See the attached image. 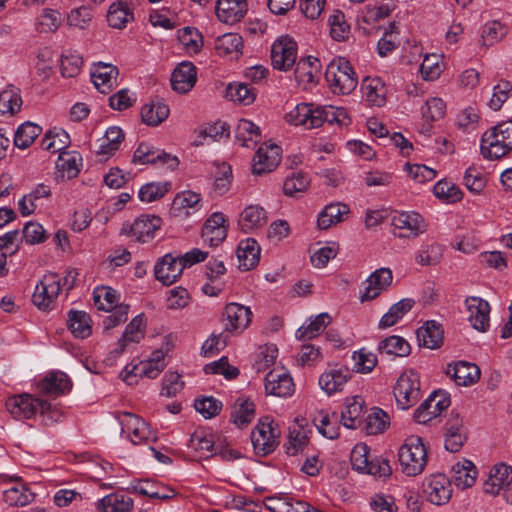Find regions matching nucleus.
I'll use <instances>...</instances> for the list:
<instances>
[{
  "instance_id": "25",
  "label": "nucleus",
  "mask_w": 512,
  "mask_h": 512,
  "mask_svg": "<svg viewBox=\"0 0 512 512\" xmlns=\"http://www.w3.org/2000/svg\"><path fill=\"white\" fill-rule=\"evenodd\" d=\"M118 69L112 64L99 62L91 71V79L101 93H108L117 82Z\"/></svg>"
},
{
  "instance_id": "53",
  "label": "nucleus",
  "mask_w": 512,
  "mask_h": 512,
  "mask_svg": "<svg viewBox=\"0 0 512 512\" xmlns=\"http://www.w3.org/2000/svg\"><path fill=\"white\" fill-rule=\"evenodd\" d=\"M81 160V156L78 153L64 151L59 153L57 168L63 173V176L71 179L78 175Z\"/></svg>"
},
{
  "instance_id": "32",
  "label": "nucleus",
  "mask_w": 512,
  "mask_h": 512,
  "mask_svg": "<svg viewBox=\"0 0 512 512\" xmlns=\"http://www.w3.org/2000/svg\"><path fill=\"white\" fill-rule=\"evenodd\" d=\"M133 489L135 492L152 499L168 500L176 495L173 488L149 479L138 481L133 485Z\"/></svg>"
},
{
  "instance_id": "15",
  "label": "nucleus",
  "mask_w": 512,
  "mask_h": 512,
  "mask_svg": "<svg viewBox=\"0 0 512 512\" xmlns=\"http://www.w3.org/2000/svg\"><path fill=\"white\" fill-rule=\"evenodd\" d=\"M165 353L161 350H156L152 353L150 359L141 361L137 365H134L130 370L129 366H126L124 372L126 376L124 380L131 384L130 379L132 376L147 377L149 379H155L166 367L164 362Z\"/></svg>"
},
{
  "instance_id": "19",
  "label": "nucleus",
  "mask_w": 512,
  "mask_h": 512,
  "mask_svg": "<svg viewBox=\"0 0 512 512\" xmlns=\"http://www.w3.org/2000/svg\"><path fill=\"white\" fill-rule=\"evenodd\" d=\"M350 378L351 372L347 367L335 365L327 368L320 375L319 386L330 396L341 392Z\"/></svg>"
},
{
  "instance_id": "44",
  "label": "nucleus",
  "mask_w": 512,
  "mask_h": 512,
  "mask_svg": "<svg viewBox=\"0 0 512 512\" xmlns=\"http://www.w3.org/2000/svg\"><path fill=\"white\" fill-rule=\"evenodd\" d=\"M133 500L123 493H111L98 501V508L103 512H129Z\"/></svg>"
},
{
  "instance_id": "13",
  "label": "nucleus",
  "mask_w": 512,
  "mask_h": 512,
  "mask_svg": "<svg viewBox=\"0 0 512 512\" xmlns=\"http://www.w3.org/2000/svg\"><path fill=\"white\" fill-rule=\"evenodd\" d=\"M133 163L139 164H153L160 166H167L168 169H175L179 161L177 157L172 156L164 151L155 149L148 143H140L133 155Z\"/></svg>"
},
{
  "instance_id": "43",
  "label": "nucleus",
  "mask_w": 512,
  "mask_h": 512,
  "mask_svg": "<svg viewBox=\"0 0 512 512\" xmlns=\"http://www.w3.org/2000/svg\"><path fill=\"white\" fill-rule=\"evenodd\" d=\"M68 328L76 338H87L92 333L91 318L84 311L70 310L68 312Z\"/></svg>"
},
{
  "instance_id": "38",
  "label": "nucleus",
  "mask_w": 512,
  "mask_h": 512,
  "mask_svg": "<svg viewBox=\"0 0 512 512\" xmlns=\"http://www.w3.org/2000/svg\"><path fill=\"white\" fill-rule=\"evenodd\" d=\"M476 476V467L470 460L464 459L452 466L453 481L461 489L472 487L476 481Z\"/></svg>"
},
{
  "instance_id": "26",
  "label": "nucleus",
  "mask_w": 512,
  "mask_h": 512,
  "mask_svg": "<svg viewBox=\"0 0 512 512\" xmlns=\"http://www.w3.org/2000/svg\"><path fill=\"white\" fill-rule=\"evenodd\" d=\"M196 79V67L191 62H182L172 73V88L179 93H187L194 87Z\"/></svg>"
},
{
  "instance_id": "27",
  "label": "nucleus",
  "mask_w": 512,
  "mask_h": 512,
  "mask_svg": "<svg viewBox=\"0 0 512 512\" xmlns=\"http://www.w3.org/2000/svg\"><path fill=\"white\" fill-rule=\"evenodd\" d=\"M512 483V467L506 464L494 466L485 481L483 489L485 493L497 495L501 490Z\"/></svg>"
},
{
  "instance_id": "24",
  "label": "nucleus",
  "mask_w": 512,
  "mask_h": 512,
  "mask_svg": "<svg viewBox=\"0 0 512 512\" xmlns=\"http://www.w3.org/2000/svg\"><path fill=\"white\" fill-rule=\"evenodd\" d=\"M247 12L246 0H218L216 4V15L218 19L226 24L239 22Z\"/></svg>"
},
{
  "instance_id": "20",
  "label": "nucleus",
  "mask_w": 512,
  "mask_h": 512,
  "mask_svg": "<svg viewBox=\"0 0 512 512\" xmlns=\"http://www.w3.org/2000/svg\"><path fill=\"white\" fill-rule=\"evenodd\" d=\"M265 391L277 397H289L295 391V385L289 373L274 369L265 377Z\"/></svg>"
},
{
  "instance_id": "28",
  "label": "nucleus",
  "mask_w": 512,
  "mask_h": 512,
  "mask_svg": "<svg viewBox=\"0 0 512 512\" xmlns=\"http://www.w3.org/2000/svg\"><path fill=\"white\" fill-rule=\"evenodd\" d=\"M364 414V400L359 396H355L346 400L340 419L344 427L357 429L364 422Z\"/></svg>"
},
{
  "instance_id": "45",
  "label": "nucleus",
  "mask_w": 512,
  "mask_h": 512,
  "mask_svg": "<svg viewBox=\"0 0 512 512\" xmlns=\"http://www.w3.org/2000/svg\"><path fill=\"white\" fill-rule=\"evenodd\" d=\"M378 351L388 356L406 357L410 354L411 347L403 337L393 335L379 343Z\"/></svg>"
},
{
  "instance_id": "30",
  "label": "nucleus",
  "mask_w": 512,
  "mask_h": 512,
  "mask_svg": "<svg viewBox=\"0 0 512 512\" xmlns=\"http://www.w3.org/2000/svg\"><path fill=\"white\" fill-rule=\"evenodd\" d=\"M70 388V379L63 372H51L38 384V389L42 394L53 397L69 391Z\"/></svg>"
},
{
  "instance_id": "2",
  "label": "nucleus",
  "mask_w": 512,
  "mask_h": 512,
  "mask_svg": "<svg viewBox=\"0 0 512 512\" xmlns=\"http://www.w3.org/2000/svg\"><path fill=\"white\" fill-rule=\"evenodd\" d=\"M325 79L332 93L350 94L358 84L356 74L345 58L333 59L326 67Z\"/></svg>"
},
{
  "instance_id": "7",
  "label": "nucleus",
  "mask_w": 512,
  "mask_h": 512,
  "mask_svg": "<svg viewBox=\"0 0 512 512\" xmlns=\"http://www.w3.org/2000/svg\"><path fill=\"white\" fill-rule=\"evenodd\" d=\"M60 290L61 278L56 273H47L36 285L32 301L39 309H50Z\"/></svg>"
},
{
  "instance_id": "58",
  "label": "nucleus",
  "mask_w": 512,
  "mask_h": 512,
  "mask_svg": "<svg viewBox=\"0 0 512 512\" xmlns=\"http://www.w3.org/2000/svg\"><path fill=\"white\" fill-rule=\"evenodd\" d=\"M178 39L188 53L196 54L203 46L202 35L196 28L184 27L180 29L178 31Z\"/></svg>"
},
{
  "instance_id": "5",
  "label": "nucleus",
  "mask_w": 512,
  "mask_h": 512,
  "mask_svg": "<svg viewBox=\"0 0 512 512\" xmlns=\"http://www.w3.org/2000/svg\"><path fill=\"white\" fill-rule=\"evenodd\" d=\"M279 430L273 420L265 417L259 421L252 430L251 442L256 455L267 456L271 454L278 445Z\"/></svg>"
},
{
  "instance_id": "47",
  "label": "nucleus",
  "mask_w": 512,
  "mask_h": 512,
  "mask_svg": "<svg viewBox=\"0 0 512 512\" xmlns=\"http://www.w3.org/2000/svg\"><path fill=\"white\" fill-rule=\"evenodd\" d=\"M169 115V107L163 102H151L141 109L142 121L149 126H158Z\"/></svg>"
},
{
  "instance_id": "23",
  "label": "nucleus",
  "mask_w": 512,
  "mask_h": 512,
  "mask_svg": "<svg viewBox=\"0 0 512 512\" xmlns=\"http://www.w3.org/2000/svg\"><path fill=\"white\" fill-rule=\"evenodd\" d=\"M446 374L452 378L458 386H469L479 380L480 369L473 363L458 361L447 366Z\"/></svg>"
},
{
  "instance_id": "33",
  "label": "nucleus",
  "mask_w": 512,
  "mask_h": 512,
  "mask_svg": "<svg viewBox=\"0 0 512 512\" xmlns=\"http://www.w3.org/2000/svg\"><path fill=\"white\" fill-rule=\"evenodd\" d=\"M445 448L455 453L458 452L466 441V430L462 419L458 416L450 419L446 423Z\"/></svg>"
},
{
  "instance_id": "49",
  "label": "nucleus",
  "mask_w": 512,
  "mask_h": 512,
  "mask_svg": "<svg viewBox=\"0 0 512 512\" xmlns=\"http://www.w3.org/2000/svg\"><path fill=\"white\" fill-rule=\"evenodd\" d=\"M330 322L331 317L328 313H320L307 326L303 325L296 331V338L299 340L315 338L325 330Z\"/></svg>"
},
{
  "instance_id": "8",
  "label": "nucleus",
  "mask_w": 512,
  "mask_h": 512,
  "mask_svg": "<svg viewBox=\"0 0 512 512\" xmlns=\"http://www.w3.org/2000/svg\"><path fill=\"white\" fill-rule=\"evenodd\" d=\"M297 59V43L288 36L278 38L271 48V62L275 69L288 71Z\"/></svg>"
},
{
  "instance_id": "29",
  "label": "nucleus",
  "mask_w": 512,
  "mask_h": 512,
  "mask_svg": "<svg viewBox=\"0 0 512 512\" xmlns=\"http://www.w3.org/2000/svg\"><path fill=\"white\" fill-rule=\"evenodd\" d=\"M316 105L313 103L297 104L285 115V119L289 124L295 126H303L305 129H314V115H316Z\"/></svg>"
},
{
  "instance_id": "63",
  "label": "nucleus",
  "mask_w": 512,
  "mask_h": 512,
  "mask_svg": "<svg viewBox=\"0 0 512 512\" xmlns=\"http://www.w3.org/2000/svg\"><path fill=\"white\" fill-rule=\"evenodd\" d=\"M93 299L95 306L106 312L112 311L118 302L116 291L110 287L96 288Z\"/></svg>"
},
{
  "instance_id": "11",
  "label": "nucleus",
  "mask_w": 512,
  "mask_h": 512,
  "mask_svg": "<svg viewBox=\"0 0 512 512\" xmlns=\"http://www.w3.org/2000/svg\"><path fill=\"white\" fill-rule=\"evenodd\" d=\"M184 266L179 254L167 253L154 265L155 279L165 286L174 284L182 275Z\"/></svg>"
},
{
  "instance_id": "41",
  "label": "nucleus",
  "mask_w": 512,
  "mask_h": 512,
  "mask_svg": "<svg viewBox=\"0 0 512 512\" xmlns=\"http://www.w3.org/2000/svg\"><path fill=\"white\" fill-rule=\"evenodd\" d=\"M133 19V12L126 1H117L110 5L107 22L112 28L123 29Z\"/></svg>"
},
{
  "instance_id": "16",
  "label": "nucleus",
  "mask_w": 512,
  "mask_h": 512,
  "mask_svg": "<svg viewBox=\"0 0 512 512\" xmlns=\"http://www.w3.org/2000/svg\"><path fill=\"white\" fill-rule=\"evenodd\" d=\"M450 405V399L441 392L432 393L414 412L417 423L425 424L441 414Z\"/></svg>"
},
{
  "instance_id": "59",
  "label": "nucleus",
  "mask_w": 512,
  "mask_h": 512,
  "mask_svg": "<svg viewBox=\"0 0 512 512\" xmlns=\"http://www.w3.org/2000/svg\"><path fill=\"white\" fill-rule=\"evenodd\" d=\"M434 195L446 203H455L462 199V192L454 183L446 180L438 181L433 188Z\"/></svg>"
},
{
  "instance_id": "10",
  "label": "nucleus",
  "mask_w": 512,
  "mask_h": 512,
  "mask_svg": "<svg viewBox=\"0 0 512 512\" xmlns=\"http://www.w3.org/2000/svg\"><path fill=\"white\" fill-rule=\"evenodd\" d=\"M5 406L13 417L30 419L38 413L39 409H48V402L23 394L8 398Z\"/></svg>"
},
{
  "instance_id": "52",
  "label": "nucleus",
  "mask_w": 512,
  "mask_h": 512,
  "mask_svg": "<svg viewBox=\"0 0 512 512\" xmlns=\"http://www.w3.org/2000/svg\"><path fill=\"white\" fill-rule=\"evenodd\" d=\"M214 47L219 55L239 54L243 47V40L237 33H225L216 39Z\"/></svg>"
},
{
  "instance_id": "34",
  "label": "nucleus",
  "mask_w": 512,
  "mask_h": 512,
  "mask_svg": "<svg viewBox=\"0 0 512 512\" xmlns=\"http://www.w3.org/2000/svg\"><path fill=\"white\" fill-rule=\"evenodd\" d=\"M237 257L242 270L248 271L254 268L260 259V246L257 241L252 238L242 240L237 249Z\"/></svg>"
},
{
  "instance_id": "3",
  "label": "nucleus",
  "mask_w": 512,
  "mask_h": 512,
  "mask_svg": "<svg viewBox=\"0 0 512 512\" xmlns=\"http://www.w3.org/2000/svg\"><path fill=\"white\" fill-rule=\"evenodd\" d=\"M402 472L407 476H416L424 470L427 463V452L422 439L412 435L400 447L398 453Z\"/></svg>"
},
{
  "instance_id": "42",
  "label": "nucleus",
  "mask_w": 512,
  "mask_h": 512,
  "mask_svg": "<svg viewBox=\"0 0 512 512\" xmlns=\"http://www.w3.org/2000/svg\"><path fill=\"white\" fill-rule=\"evenodd\" d=\"M348 213L349 207L346 204L331 203L326 205L318 217V227L322 230H326L332 225L342 222L344 216Z\"/></svg>"
},
{
  "instance_id": "12",
  "label": "nucleus",
  "mask_w": 512,
  "mask_h": 512,
  "mask_svg": "<svg viewBox=\"0 0 512 512\" xmlns=\"http://www.w3.org/2000/svg\"><path fill=\"white\" fill-rule=\"evenodd\" d=\"M394 235L399 238L417 237L426 231L422 216L416 212H399L392 217Z\"/></svg>"
},
{
  "instance_id": "39",
  "label": "nucleus",
  "mask_w": 512,
  "mask_h": 512,
  "mask_svg": "<svg viewBox=\"0 0 512 512\" xmlns=\"http://www.w3.org/2000/svg\"><path fill=\"white\" fill-rule=\"evenodd\" d=\"M267 216L265 210L258 205L246 207L240 215L239 226L244 233H249L265 225Z\"/></svg>"
},
{
  "instance_id": "18",
  "label": "nucleus",
  "mask_w": 512,
  "mask_h": 512,
  "mask_svg": "<svg viewBox=\"0 0 512 512\" xmlns=\"http://www.w3.org/2000/svg\"><path fill=\"white\" fill-rule=\"evenodd\" d=\"M393 280L392 271L389 268L375 270L364 282V291L360 296L361 302L370 301L378 297L391 285Z\"/></svg>"
},
{
  "instance_id": "31",
  "label": "nucleus",
  "mask_w": 512,
  "mask_h": 512,
  "mask_svg": "<svg viewBox=\"0 0 512 512\" xmlns=\"http://www.w3.org/2000/svg\"><path fill=\"white\" fill-rule=\"evenodd\" d=\"M417 339L420 346L437 349L443 343V329L441 324L434 320L427 321L417 329Z\"/></svg>"
},
{
  "instance_id": "57",
  "label": "nucleus",
  "mask_w": 512,
  "mask_h": 512,
  "mask_svg": "<svg viewBox=\"0 0 512 512\" xmlns=\"http://www.w3.org/2000/svg\"><path fill=\"white\" fill-rule=\"evenodd\" d=\"M22 106V99L18 90L14 87L3 90L0 93V114L13 115Z\"/></svg>"
},
{
  "instance_id": "36",
  "label": "nucleus",
  "mask_w": 512,
  "mask_h": 512,
  "mask_svg": "<svg viewBox=\"0 0 512 512\" xmlns=\"http://www.w3.org/2000/svg\"><path fill=\"white\" fill-rule=\"evenodd\" d=\"M124 137L125 135L121 128L116 126L109 127L105 135L98 140L99 145L95 150L96 154L104 157L112 156L120 148Z\"/></svg>"
},
{
  "instance_id": "6",
  "label": "nucleus",
  "mask_w": 512,
  "mask_h": 512,
  "mask_svg": "<svg viewBox=\"0 0 512 512\" xmlns=\"http://www.w3.org/2000/svg\"><path fill=\"white\" fill-rule=\"evenodd\" d=\"M252 311L249 307L239 303H228L222 312V321L224 322V332L240 334L251 323Z\"/></svg>"
},
{
  "instance_id": "21",
  "label": "nucleus",
  "mask_w": 512,
  "mask_h": 512,
  "mask_svg": "<svg viewBox=\"0 0 512 512\" xmlns=\"http://www.w3.org/2000/svg\"><path fill=\"white\" fill-rule=\"evenodd\" d=\"M465 304L469 311L468 321L472 327L480 332H486L489 328V303L480 298L471 296L466 298Z\"/></svg>"
},
{
  "instance_id": "1",
  "label": "nucleus",
  "mask_w": 512,
  "mask_h": 512,
  "mask_svg": "<svg viewBox=\"0 0 512 512\" xmlns=\"http://www.w3.org/2000/svg\"><path fill=\"white\" fill-rule=\"evenodd\" d=\"M481 154L489 160H497L512 150V121H504L485 132L481 138Z\"/></svg>"
},
{
  "instance_id": "4",
  "label": "nucleus",
  "mask_w": 512,
  "mask_h": 512,
  "mask_svg": "<svg viewBox=\"0 0 512 512\" xmlns=\"http://www.w3.org/2000/svg\"><path fill=\"white\" fill-rule=\"evenodd\" d=\"M393 394L398 408L406 410L414 406L422 396L419 374L412 369L401 373L393 387Z\"/></svg>"
},
{
  "instance_id": "50",
  "label": "nucleus",
  "mask_w": 512,
  "mask_h": 512,
  "mask_svg": "<svg viewBox=\"0 0 512 512\" xmlns=\"http://www.w3.org/2000/svg\"><path fill=\"white\" fill-rule=\"evenodd\" d=\"M260 128L252 121L241 119L236 128V139L244 147H251L260 140Z\"/></svg>"
},
{
  "instance_id": "17",
  "label": "nucleus",
  "mask_w": 512,
  "mask_h": 512,
  "mask_svg": "<svg viewBox=\"0 0 512 512\" xmlns=\"http://www.w3.org/2000/svg\"><path fill=\"white\" fill-rule=\"evenodd\" d=\"M281 161V148L276 144L264 143L253 159L252 171L256 175L273 171Z\"/></svg>"
},
{
  "instance_id": "46",
  "label": "nucleus",
  "mask_w": 512,
  "mask_h": 512,
  "mask_svg": "<svg viewBox=\"0 0 512 512\" xmlns=\"http://www.w3.org/2000/svg\"><path fill=\"white\" fill-rule=\"evenodd\" d=\"M414 300L404 298L397 303L393 304L389 311L385 313L379 321V327L385 329L395 325L406 313H408L413 305Z\"/></svg>"
},
{
  "instance_id": "9",
  "label": "nucleus",
  "mask_w": 512,
  "mask_h": 512,
  "mask_svg": "<svg viewBox=\"0 0 512 512\" xmlns=\"http://www.w3.org/2000/svg\"><path fill=\"white\" fill-rule=\"evenodd\" d=\"M162 220L155 215H141L132 224H124L121 232L138 242L146 243L154 238Z\"/></svg>"
},
{
  "instance_id": "48",
  "label": "nucleus",
  "mask_w": 512,
  "mask_h": 512,
  "mask_svg": "<svg viewBox=\"0 0 512 512\" xmlns=\"http://www.w3.org/2000/svg\"><path fill=\"white\" fill-rule=\"evenodd\" d=\"M144 317L143 315H138L134 317L131 322L126 326L125 331L122 337L119 339V353H122L129 343H139L141 339L144 337Z\"/></svg>"
},
{
  "instance_id": "37",
  "label": "nucleus",
  "mask_w": 512,
  "mask_h": 512,
  "mask_svg": "<svg viewBox=\"0 0 512 512\" xmlns=\"http://www.w3.org/2000/svg\"><path fill=\"white\" fill-rule=\"evenodd\" d=\"M315 113L314 123L316 124V128L322 126L324 123L337 124L340 126L347 125L348 123L346 110L341 107L316 105Z\"/></svg>"
},
{
  "instance_id": "55",
  "label": "nucleus",
  "mask_w": 512,
  "mask_h": 512,
  "mask_svg": "<svg viewBox=\"0 0 512 512\" xmlns=\"http://www.w3.org/2000/svg\"><path fill=\"white\" fill-rule=\"evenodd\" d=\"M339 416L337 413L328 415L327 413L321 412L319 417L314 419L315 426L320 434L328 439H336L339 437L340 427L337 425Z\"/></svg>"
},
{
  "instance_id": "22",
  "label": "nucleus",
  "mask_w": 512,
  "mask_h": 512,
  "mask_svg": "<svg viewBox=\"0 0 512 512\" xmlns=\"http://www.w3.org/2000/svg\"><path fill=\"white\" fill-rule=\"evenodd\" d=\"M226 218L223 213H213L205 222L201 237L211 247L218 246L227 237Z\"/></svg>"
},
{
  "instance_id": "61",
  "label": "nucleus",
  "mask_w": 512,
  "mask_h": 512,
  "mask_svg": "<svg viewBox=\"0 0 512 512\" xmlns=\"http://www.w3.org/2000/svg\"><path fill=\"white\" fill-rule=\"evenodd\" d=\"M232 182V169L231 166L227 163H222L217 165L215 174H214V182H213V191L222 196L227 193L230 189Z\"/></svg>"
},
{
  "instance_id": "40",
  "label": "nucleus",
  "mask_w": 512,
  "mask_h": 512,
  "mask_svg": "<svg viewBox=\"0 0 512 512\" xmlns=\"http://www.w3.org/2000/svg\"><path fill=\"white\" fill-rule=\"evenodd\" d=\"M362 91L369 105L381 107L386 103L387 89L380 78H366Z\"/></svg>"
},
{
  "instance_id": "35",
  "label": "nucleus",
  "mask_w": 512,
  "mask_h": 512,
  "mask_svg": "<svg viewBox=\"0 0 512 512\" xmlns=\"http://www.w3.org/2000/svg\"><path fill=\"white\" fill-rule=\"evenodd\" d=\"M296 64L294 71L296 81L304 88L314 84L319 71L320 62L317 58L308 56L301 58Z\"/></svg>"
},
{
  "instance_id": "51",
  "label": "nucleus",
  "mask_w": 512,
  "mask_h": 512,
  "mask_svg": "<svg viewBox=\"0 0 512 512\" xmlns=\"http://www.w3.org/2000/svg\"><path fill=\"white\" fill-rule=\"evenodd\" d=\"M41 132L42 128L37 124L25 122L16 130L14 144L20 149H26L35 141Z\"/></svg>"
},
{
  "instance_id": "14",
  "label": "nucleus",
  "mask_w": 512,
  "mask_h": 512,
  "mask_svg": "<svg viewBox=\"0 0 512 512\" xmlns=\"http://www.w3.org/2000/svg\"><path fill=\"white\" fill-rule=\"evenodd\" d=\"M423 492L432 504L444 505L452 496L451 482L444 474L431 475L423 483Z\"/></svg>"
},
{
  "instance_id": "64",
  "label": "nucleus",
  "mask_w": 512,
  "mask_h": 512,
  "mask_svg": "<svg viewBox=\"0 0 512 512\" xmlns=\"http://www.w3.org/2000/svg\"><path fill=\"white\" fill-rule=\"evenodd\" d=\"M367 434L376 435L382 433L389 425V417L382 409L376 408L365 419Z\"/></svg>"
},
{
  "instance_id": "56",
  "label": "nucleus",
  "mask_w": 512,
  "mask_h": 512,
  "mask_svg": "<svg viewBox=\"0 0 512 512\" xmlns=\"http://www.w3.org/2000/svg\"><path fill=\"white\" fill-rule=\"evenodd\" d=\"M3 496L5 502L11 506H25L34 499V493L23 484H18L5 490Z\"/></svg>"
},
{
  "instance_id": "54",
  "label": "nucleus",
  "mask_w": 512,
  "mask_h": 512,
  "mask_svg": "<svg viewBox=\"0 0 512 512\" xmlns=\"http://www.w3.org/2000/svg\"><path fill=\"white\" fill-rule=\"evenodd\" d=\"M255 416V405L252 401L246 399H237L231 417L239 427L248 425Z\"/></svg>"
},
{
  "instance_id": "60",
  "label": "nucleus",
  "mask_w": 512,
  "mask_h": 512,
  "mask_svg": "<svg viewBox=\"0 0 512 512\" xmlns=\"http://www.w3.org/2000/svg\"><path fill=\"white\" fill-rule=\"evenodd\" d=\"M443 255V248L441 245L432 243L422 246L415 255V261L421 266L436 265L440 262Z\"/></svg>"
},
{
  "instance_id": "62",
  "label": "nucleus",
  "mask_w": 512,
  "mask_h": 512,
  "mask_svg": "<svg viewBox=\"0 0 512 512\" xmlns=\"http://www.w3.org/2000/svg\"><path fill=\"white\" fill-rule=\"evenodd\" d=\"M310 180L304 172H293L283 184V191L287 196L297 197L298 194L306 191Z\"/></svg>"
}]
</instances>
